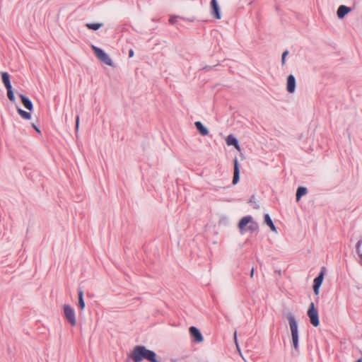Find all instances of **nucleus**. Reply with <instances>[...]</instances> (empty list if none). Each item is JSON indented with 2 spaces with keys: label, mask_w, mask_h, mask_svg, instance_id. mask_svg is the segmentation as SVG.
Segmentation results:
<instances>
[{
  "label": "nucleus",
  "mask_w": 362,
  "mask_h": 362,
  "mask_svg": "<svg viewBox=\"0 0 362 362\" xmlns=\"http://www.w3.org/2000/svg\"><path fill=\"white\" fill-rule=\"evenodd\" d=\"M18 113L25 119H30L31 118V115L30 112L22 110L20 107L17 109Z\"/></svg>",
  "instance_id": "obj_21"
},
{
  "label": "nucleus",
  "mask_w": 362,
  "mask_h": 362,
  "mask_svg": "<svg viewBox=\"0 0 362 362\" xmlns=\"http://www.w3.org/2000/svg\"><path fill=\"white\" fill-rule=\"evenodd\" d=\"M6 90H7V95H8V99L11 102L14 103L16 101V98H15V95H14V93L13 91L12 87L7 88Z\"/></svg>",
  "instance_id": "obj_22"
},
{
  "label": "nucleus",
  "mask_w": 362,
  "mask_h": 362,
  "mask_svg": "<svg viewBox=\"0 0 362 362\" xmlns=\"http://www.w3.org/2000/svg\"><path fill=\"white\" fill-rule=\"evenodd\" d=\"M226 141L228 146H233L236 149H240L238 140L233 135H228Z\"/></svg>",
  "instance_id": "obj_13"
},
{
  "label": "nucleus",
  "mask_w": 362,
  "mask_h": 362,
  "mask_svg": "<svg viewBox=\"0 0 362 362\" xmlns=\"http://www.w3.org/2000/svg\"><path fill=\"white\" fill-rule=\"evenodd\" d=\"M92 49L97 57L107 65L112 66V61L110 57L100 48L92 46Z\"/></svg>",
  "instance_id": "obj_4"
},
{
  "label": "nucleus",
  "mask_w": 362,
  "mask_h": 362,
  "mask_svg": "<svg viewBox=\"0 0 362 362\" xmlns=\"http://www.w3.org/2000/svg\"><path fill=\"white\" fill-rule=\"evenodd\" d=\"M1 79H2V82L4 84L6 88L12 87L11 81H10V76L7 72L1 73Z\"/></svg>",
  "instance_id": "obj_16"
},
{
  "label": "nucleus",
  "mask_w": 362,
  "mask_h": 362,
  "mask_svg": "<svg viewBox=\"0 0 362 362\" xmlns=\"http://www.w3.org/2000/svg\"><path fill=\"white\" fill-rule=\"evenodd\" d=\"M234 338H235V343H237L236 332H235V334H234ZM236 345L238 346V344H236Z\"/></svg>",
  "instance_id": "obj_33"
},
{
  "label": "nucleus",
  "mask_w": 362,
  "mask_h": 362,
  "mask_svg": "<svg viewBox=\"0 0 362 362\" xmlns=\"http://www.w3.org/2000/svg\"><path fill=\"white\" fill-rule=\"evenodd\" d=\"M286 90L288 93H293L296 90V78L292 74H290L287 77Z\"/></svg>",
  "instance_id": "obj_8"
},
{
  "label": "nucleus",
  "mask_w": 362,
  "mask_h": 362,
  "mask_svg": "<svg viewBox=\"0 0 362 362\" xmlns=\"http://www.w3.org/2000/svg\"><path fill=\"white\" fill-rule=\"evenodd\" d=\"M288 50H286V51H284L283 52L282 56H281V64H282V65H284L285 64L286 57L288 55Z\"/></svg>",
  "instance_id": "obj_27"
},
{
  "label": "nucleus",
  "mask_w": 362,
  "mask_h": 362,
  "mask_svg": "<svg viewBox=\"0 0 362 362\" xmlns=\"http://www.w3.org/2000/svg\"><path fill=\"white\" fill-rule=\"evenodd\" d=\"M293 341V346L294 348L295 351L298 354L299 353V349H298V337L292 338Z\"/></svg>",
  "instance_id": "obj_24"
},
{
  "label": "nucleus",
  "mask_w": 362,
  "mask_h": 362,
  "mask_svg": "<svg viewBox=\"0 0 362 362\" xmlns=\"http://www.w3.org/2000/svg\"><path fill=\"white\" fill-rule=\"evenodd\" d=\"M78 307L83 310L85 308V302L83 300V291L81 289L78 291Z\"/></svg>",
  "instance_id": "obj_20"
},
{
  "label": "nucleus",
  "mask_w": 362,
  "mask_h": 362,
  "mask_svg": "<svg viewBox=\"0 0 362 362\" xmlns=\"http://www.w3.org/2000/svg\"><path fill=\"white\" fill-rule=\"evenodd\" d=\"M179 18L177 16H171L169 18V23L172 25L175 24L177 23V19Z\"/></svg>",
  "instance_id": "obj_26"
},
{
  "label": "nucleus",
  "mask_w": 362,
  "mask_h": 362,
  "mask_svg": "<svg viewBox=\"0 0 362 362\" xmlns=\"http://www.w3.org/2000/svg\"><path fill=\"white\" fill-rule=\"evenodd\" d=\"M320 285H316V284H313V291H314V293L317 296L319 294V292H320Z\"/></svg>",
  "instance_id": "obj_29"
},
{
  "label": "nucleus",
  "mask_w": 362,
  "mask_h": 362,
  "mask_svg": "<svg viewBox=\"0 0 362 362\" xmlns=\"http://www.w3.org/2000/svg\"><path fill=\"white\" fill-rule=\"evenodd\" d=\"M63 311L65 319L67 320V322L71 325V326H76V315L75 311L74 308L68 305L64 304L63 305Z\"/></svg>",
  "instance_id": "obj_2"
},
{
  "label": "nucleus",
  "mask_w": 362,
  "mask_h": 362,
  "mask_svg": "<svg viewBox=\"0 0 362 362\" xmlns=\"http://www.w3.org/2000/svg\"><path fill=\"white\" fill-rule=\"evenodd\" d=\"M351 11V8L346 6H344V5H341L339 6L338 9H337V16L339 19H342L344 18V16L346 15H347L350 11Z\"/></svg>",
  "instance_id": "obj_10"
},
{
  "label": "nucleus",
  "mask_w": 362,
  "mask_h": 362,
  "mask_svg": "<svg viewBox=\"0 0 362 362\" xmlns=\"http://www.w3.org/2000/svg\"><path fill=\"white\" fill-rule=\"evenodd\" d=\"M253 275H254V268H252L251 272H250V276L252 277Z\"/></svg>",
  "instance_id": "obj_32"
},
{
  "label": "nucleus",
  "mask_w": 362,
  "mask_h": 362,
  "mask_svg": "<svg viewBox=\"0 0 362 362\" xmlns=\"http://www.w3.org/2000/svg\"><path fill=\"white\" fill-rule=\"evenodd\" d=\"M325 272H326V268L325 267H322L321 268L320 272L319 273L317 276H316L314 279L313 284L320 285V286H321L323 279H324Z\"/></svg>",
  "instance_id": "obj_12"
},
{
  "label": "nucleus",
  "mask_w": 362,
  "mask_h": 362,
  "mask_svg": "<svg viewBox=\"0 0 362 362\" xmlns=\"http://www.w3.org/2000/svg\"><path fill=\"white\" fill-rule=\"evenodd\" d=\"M307 314L310 318V323L315 327H318L320 325L319 315L317 309L315 308L314 303L312 302L310 304Z\"/></svg>",
  "instance_id": "obj_3"
},
{
  "label": "nucleus",
  "mask_w": 362,
  "mask_h": 362,
  "mask_svg": "<svg viewBox=\"0 0 362 362\" xmlns=\"http://www.w3.org/2000/svg\"><path fill=\"white\" fill-rule=\"evenodd\" d=\"M32 126L37 132H40V129L37 126H35L34 124H33Z\"/></svg>",
  "instance_id": "obj_31"
},
{
  "label": "nucleus",
  "mask_w": 362,
  "mask_h": 362,
  "mask_svg": "<svg viewBox=\"0 0 362 362\" xmlns=\"http://www.w3.org/2000/svg\"><path fill=\"white\" fill-rule=\"evenodd\" d=\"M194 125H195L197 129L198 130L199 133L201 135L206 136L209 134L208 129L206 127H204V124L201 122H199V121L195 122Z\"/></svg>",
  "instance_id": "obj_14"
},
{
  "label": "nucleus",
  "mask_w": 362,
  "mask_h": 362,
  "mask_svg": "<svg viewBox=\"0 0 362 362\" xmlns=\"http://www.w3.org/2000/svg\"><path fill=\"white\" fill-rule=\"evenodd\" d=\"M307 188L305 187H298L296 191V201L298 202L300 198L307 194Z\"/></svg>",
  "instance_id": "obj_18"
},
{
  "label": "nucleus",
  "mask_w": 362,
  "mask_h": 362,
  "mask_svg": "<svg viewBox=\"0 0 362 362\" xmlns=\"http://www.w3.org/2000/svg\"><path fill=\"white\" fill-rule=\"evenodd\" d=\"M19 97L21 100L23 106L28 110L31 111L33 109V105L32 101L25 95L19 94Z\"/></svg>",
  "instance_id": "obj_11"
},
{
  "label": "nucleus",
  "mask_w": 362,
  "mask_h": 362,
  "mask_svg": "<svg viewBox=\"0 0 362 362\" xmlns=\"http://www.w3.org/2000/svg\"><path fill=\"white\" fill-rule=\"evenodd\" d=\"M211 13L216 19H221L220 8L217 0H211L210 2Z\"/></svg>",
  "instance_id": "obj_7"
},
{
  "label": "nucleus",
  "mask_w": 362,
  "mask_h": 362,
  "mask_svg": "<svg viewBox=\"0 0 362 362\" xmlns=\"http://www.w3.org/2000/svg\"><path fill=\"white\" fill-rule=\"evenodd\" d=\"M286 318L288 320L292 338L298 337V324L296 320L295 316L291 313H288L286 315Z\"/></svg>",
  "instance_id": "obj_5"
},
{
  "label": "nucleus",
  "mask_w": 362,
  "mask_h": 362,
  "mask_svg": "<svg viewBox=\"0 0 362 362\" xmlns=\"http://www.w3.org/2000/svg\"><path fill=\"white\" fill-rule=\"evenodd\" d=\"M86 26L89 30H98V29H100V28H102L103 26V23H87L86 25Z\"/></svg>",
  "instance_id": "obj_19"
},
{
  "label": "nucleus",
  "mask_w": 362,
  "mask_h": 362,
  "mask_svg": "<svg viewBox=\"0 0 362 362\" xmlns=\"http://www.w3.org/2000/svg\"><path fill=\"white\" fill-rule=\"evenodd\" d=\"M134 54V52L133 49H130L129 50V58L133 57Z\"/></svg>",
  "instance_id": "obj_30"
},
{
  "label": "nucleus",
  "mask_w": 362,
  "mask_h": 362,
  "mask_svg": "<svg viewBox=\"0 0 362 362\" xmlns=\"http://www.w3.org/2000/svg\"><path fill=\"white\" fill-rule=\"evenodd\" d=\"M361 245H362V240H359L356 245V252L359 255L360 257L362 259V253H361Z\"/></svg>",
  "instance_id": "obj_25"
},
{
  "label": "nucleus",
  "mask_w": 362,
  "mask_h": 362,
  "mask_svg": "<svg viewBox=\"0 0 362 362\" xmlns=\"http://www.w3.org/2000/svg\"><path fill=\"white\" fill-rule=\"evenodd\" d=\"M129 358L134 362H140L144 359L149 362H160L157 360L156 354L153 351L147 349L144 346L141 345L134 346L133 351L129 354Z\"/></svg>",
  "instance_id": "obj_1"
},
{
  "label": "nucleus",
  "mask_w": 362,
  "mask_h": 362,
  "mask_svg": "<svg viewBox=\"0 0 362 362\" xmlns=\"http://www.w3.org/2000/svg\"><path fill=\"white\" fill-rule=\"evenodd\" d=\"M189 332L190 336L192 337V338L193 339V341L194 342L201 343L203 341V340H204L203 336L197 327H196L194 326H192L189 327Z\"/></svg>",
  "instance_id": "obj_6"
},
{
  "label": "nucleus",
  "mask_w": 362,
  "mask_h": 362,
  "mask_svg": "<svg viewBox=\"0 0 362 362\" xmlns=\"http://www.w3.org/2000/svg\"><path fill=\"white\" fill-rule=\"evenodd\" d=\"M252 217L250 216H244L242 218L238 223V227L240 230H243L247 225L250 223L252 221Z\"/></svg>",
  "instance_id": "obj_15"
},
{
  "label": "nucleus",
  "mask_w": 362,
  "mask_h": 362,
  "mask_svg": "<svg viewBox=\"0 0 362 362\" xmlns=\"http://www.w3.org/2000/svg\"><path fill=\"white\" fill-rule=\"evenodd\" d=\"M264 222L270 228V229L274 231V232H276V226L274 224L269 214H266L264 215Z\"/></svg>",
  "instance_id": "obj_17"
},
{
  "label": "nucleus",
  "mask_w": 362,
  "mask_h": 362,
  "mask_svg": "<svg viewBox=\"0 0 362 362\" xmlns=\"http://www.w3.org/2000/svg\"><path fill=\"white\" fill-rule=\"evenodd\" d=\"M356 362H362V359L359 358Z\"/></svg>",
  "instance_id": "obj_34"
},
{
  "label": "nucleus",
  "mask_w": 362,
  "mask_h": 362,
  "mask_svg": "<svg viewBox=\"0 0 362 362\" xmlns=\"http://www.w3.org/2000/svg\"><path fill=\"white\" fill-rule=\"evenodd\" d=\"M79 120H80V117L78 115L76 117V125H75V129H76V133L78 132V128H79Z\"/></svg>",
  "instance_id": "obj_28"
},
{
  "label": "nucleus",
  "mask_w": 362,
  "mask_h": 362,
  "mask_svg": "<svg viewBox=\"0 0 362 362\" xmlns=\"http://www.w3.org/2000/svg\"><path fill=\"white\" fill-rule=\"evenodd\" d=\"M257 228H258V224L252 220L251 222H250V223H249L248 230H250L252 232H254V231L257 230Z\"/></svg>",
  "instance_id": "obj_23"
},
{
  "label": "nucleus",
  "mask_w": 362,
  "mask_h": 362,
  "mask_svg": "<svg viewBox=\"0 0 362 362\" xmlns=\"http://www.w3.org/2000/svg\"><path fill=\"white\" fill-rule=\"evenodd\" d=\"M240 180V168L237 158L234 159V172L233 177V184L236 185Z\"/></svg>",
  "instance_id": "obj_9"
}]
</instances>
